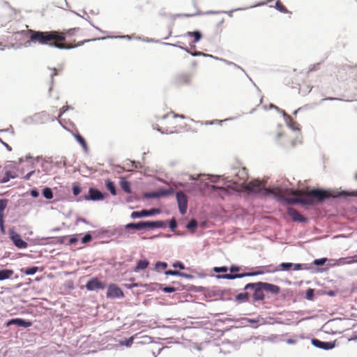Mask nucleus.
Wrapping results in <instances>:
<instances>
[{
	"label": "nucleus",
	"instance_id": "obj_1",
	"mask_svg": "<svg viewBox=\"0 0 357 357\" xmlns=\"http://www.w3.org/2000/svg\"><path fill=\"white\" fill-rule=\"evenodd\" d=\"M205 178H202L200 183L211 189L217 196H230L236 192L239 184L238 182L223 175L206 174Z\"/></svg>",
	"mask_w": 357,
	"mask_h": 357
},
{
	"label": "nucleus",
	"instance_id": "obj_2",
	"mask_svg": "<svg viewBox=\"0 0 357 357\" xmlns=\"http://www.w3.org/2000/svg\"><path fill=\"white\" fill-rule=\"evenodd\" d=\"M26 34H31V41H35V43H38L42 45H48L51 47L56 48L59 50H70L74 49L75 47L64 45L59 44L57 41H64L65 38L60 34L58 31H36L34 29H27L17 31L15 33V38L17 35L25 36Z\"/></svg>",
	"mask_w": 357,
	"mask_h": 357
},
{
	"label": "nucleus",
	"instance_id": "obj_3",
	"mask_svg": "<svg viewBox=\"0 0 357 357\" xmlns=\"http://www.w3.org/2000/svg\"><path fill=\"white\" fill-rule=\"evenodd\" d=\"M275 185L267 188L260 183L259 181L250 182L243 187L245 192L250 197L264 198L272 197L273 192H275Z\"/></svg>",
	"mask_w": 357,
	"mask_h": 357
},
{
	"label": "nucleus",
	"instance_id": "obj_4",
	"mask_svg": "<svg viewBox=\"0 0 357 357\" xmlns=\"http://www.w3.org/2000/svg\"><path fill=\"white\" fill-rule=\"evenodd\" d=\"M242 289L243 291L251 290L252 291V294L250 293L251 303L252 304L262 302L266 299L263 281L248 282L244 285Z\"/></svg>",
	"mask_w": 357,
	"mask_h": 357
},
{
	"label": "nucleus",
	"instance_id": "obj_5",
	"mask_svg": "<svg viewBox=\"0 0 357 357\" xmlns=\"http://www.w3.org/2000/svg\"><path fill=\"white\" fill-rule=\"evenodd\" d=\"M130 231L142 230H154L155 229L165 228V222L164 220H148V221H139L130 222L128 223Z\"/></svg>",
	"mask_w": 357,
	"mask_h": 357
},
{
	"label": "nucleus",
	"instance_id": "obj_6",
	"mask_svg": "<svg viewBox=\"0 0 357 357\" xmlns=\"http://www.w3.org/2000/svg\"><path fill=\"white\" fill-rule=\"evenodd\" d=\"M247 269L248 267L239 266L235 264H231L228 267V271L229 273L228 274H220V275H214L211 274L210 276L215 278L216 279H225V280H236L241 279L245 278V272L240 273L239 271L242 269Z\"/></svg>",
	"mask_w": 357,
	"mask_h": 357
},
{
	"label": "nucleus",
	"instance_id": "obj_7",
	"mask_svg": "<svg viewBox=\"0 0 357 357\" xmlns=\"http://www.w3.org/2000/svg\"><path fill=\"white\" fill-rule=\"evenodd\" d=\"M134 234L133 231H130L128 223L117 226L108 227V234L107 237H114L111 241H115L117 243H120L117 238L120 237L128 238L130 234Z\"/></svg>",
	"mask_w": 357,
	"mask_h": 357
},
{
	"label": "nucleus",
	"instance_id": "obj_8",
	"mask_svg": "<svg viewBox=\"0 0 357 357\" xmlns=\"http://www.w3.org/2000/svg\"><path fill=\"white\" fill-rule=\"evenodd\" d=\"M275 188H276L275 192H273L272 197L275 202L280 204H283V203L287 204H292V198H288L285 197L283 195H279L280 192L286 193V194H294V190L288 187L287 185H275Z\"/></svg>",
	"mask_w": 357,
	"mask_h": 357
},
{
	"label": "nucleus",
	"instance_id": "obj_9",
	"mask_svg": "<svg viewBox=\"0 0 357 357\" xmlns=\"http://www.w3.org/2000/svg\"><path fill=\"white\" fill-rule=\"evenodd\" d=\"M328 262V258L327 257H321L314 259L311 264V268L314 270H309L310 273L316 274V273H321L324 272H326L329 270L328 264H326Z\"/></svg>",
	"mask_w": 357,
	"mask_h": 357
},
{
	"label": "nucleus",
	"instance_id": "obj_10",
	"mask_svg": "<svg viewBox=\"0 0 357 357\" xmlns=\"http://www.w3.org/2000/svg\"><path fill=\"white\" fill-rule=\"evenodd\" d=\"M84 287L89 291H98L99 290H102L106 288L107 282L94 276L86 281Z\"/></svg>",
	"mask_w": 357,
	"mask_h": 357
},
{
	"label": "nucleus",
	"instance_id": "obj_11",
	"mask_svg": "<svg viewBox=\"0 0 357 357\" xmlns=\"http://www.w3.org/2000/svg\"><path fill=\"white\" fill-rule=\"evenodd\" d=\"M9 238L13 244L18 249H25L28 243L22 238L21 235L15 231V227H11L8 230Z\"/></svg>",
	"mask_w": 357,
	"mask_h": 357
},
{
	"label": "nucleus",
	"instance_id": "obj_12",
	"mask_svg": "<svg viewBox=\"0 0 357 357\" xmlns=\"http://www.w3.org/2000/svg\"><path fill=\"white\" fill-rule=\"evenodd\" d=\"M161 213V211L157 208H151L150 209H142L141 211H132L130 217L131 219H141L148 217H153Z\"/></svg>",
	"mask_w": 357,
	"mask_h": 357
},
{
	"label": "nucleus",
	"instance_id": "obj_13",
	"mask_svg": "<svg viewBox=\"0 0 357 357\" xmlns=\"http://www.w3.org/2000/svg\"><path fill=\"white\" fill-rule=\"evenodd\" d=\"M106 296L110 299L123 298L125 297L123 291L115 283L107 284Z\"/></svg>",
	"mask_w": 357,
	"mask_h": 357
},
{
	"label": "nucleus",
	"instance_id": "obj_14",
	"mask_svg": "<svg viewBox=\"0 0 357 357\" xmlns=\"http://www.w3.org/2000/svg\"><path fill=\"white\" fill-rule=\"evenodd\" d=\"M310 194L315 197L319 202L323 203L326 199H331V189L312 188Z\"/></svg>",
	"mask_w": 357,
	"mask_h": 357
},
{
	"label": "nucleus",
	"instance_id": "obj_15",
	"mask_svg": "<svg viewBox=\"0 0 357 357\" xmlns=\"http://www.w3.org/2000/svg\"><path fill=\"white\" fill-rule=\"evenodd\" d=\"M107 196V192L103 193L95 187H90L87 195L84 198H86V201L100 202L104 200Z\"/></svg>",
	"mask_w": 357,
	"mask_h": 357
},
{
	"label": "nucleus",
	"instance_id": "obj_16",
	"mask_svg": "<svg viewBox=\"0 0 357 357\" xmlns=\"http://www.w3.org/2000/svg\"><path fill=\"white\" fill-rule=\"evenodd\" d=\"M215 296H220L219 300L220 301H231L232 300V292L231 289H223L218 290H211L209 289V292L208 294L207 300L209 298L215 297Z\"/></svg>",
	"mask_w": 357,
	"mask_h": 357
},
{
	"label": "nucleus",
	"instance_id": "obj_17",
	"mask_svg": "<svg viewBox=\"0 0 357 357\" xmlns=\"http://www.w3.org/2000/svg\"><path fill=\"white\" fill-rule=\"evenodd\" d=\"M7 326H15L16 327L26 328L32 326L33 322L26 319L21 317H14L7 320L5 322Z\"/></svg>",
	"mask_w": 357,
	"mask_h": 357
},
{
	"label": "nucleus",
	"instance_id": "obj_18",
	"mask_svg": "<svg viewBox=\"0 0 357 357\" xmlns=\"http://www.w3.org/2000/svg\"><path fill=\"white\" fill-rule=\"evenodd\" d=\"M190 83V76L185 73L176 74L172 79V84L176 87H180L183 85L188 86Z\"/></svg>",
	"mask_w": 357,
	"mask_h": 357
},
{
	"label": "nucleus",
	"instance_id": "obj_19",
	"mask_svg": "<svg viewBox=\"0 0 357 357\" xmlns=\"http://www.w3.org/2000/svg\"><path fill=\"white\" fill-rule=\"evenodd\" d=\"M271 266H273V264L257 266L255 268V270L254 271L245 272V277H255L257 275H264L266 273H273V271L275 270H271L270 268Z\"/></svg>",
	"mask_w": 357,
	"mask_h": 357
},
{
	"label": "nucleus",
	"instance_id": "obj_20",
	"mask_svg": "<svg viewBox=\"0 0 357 357\" xmlns=\"http://www.w3.org/2000/svg\"><path fill=\"white\" fill-rule=\"evenodd\" d=\"M354 194L355 192L352 190L331 189V199H347Z\"/></svg>",
	"mask_w": 357,
	"mask_h": 357
},
{
	"label": "nucleus",
	"instance_id": "obj_21",
	"mask_svg": "<svg viewBox=\"0 0 357 357\" xmlns=\"http://www.w3.org/2000/svg\"><path fill=\"white\" fill-rule=\"evenodd\" d=\"M283 118L287 126L290 130H291L294 132H298V134H301V127L296 121L293 120L292 118L286 112H284Z\"/></svg>",
	"mask_w": 357,
	"mask_h": 357
},
{
	"label": "nucleus",
	"instance_id": "obj_22",
	"mask_svg": "<svg viewBox=\"0 0 357 357\" xmlns=\"http://www.w3.org/2000/svg\"><path fill=\"white\" fill-rule=\"evenodd\" d=\"M287 213L291 218V220L294 222H300V223H307L309 221V218L301 215L298 212H296L294 208H287Z\"/></svg>",
	"mask_w": 357,
	"mask_h": 357
},
{
	"label": "nucleus",
	"instance_id": "obj_23",
	"mask_svg": "<svg viewBox=\"0 0 357 357\" xmlns=\"http://www.w3.org/2000/svg\"><path fill=\"white\" fill-rule=\"evenodd\" d=\"M264 293L270 294L272 296H278L281 293V288L280 286L273 283L264 282Z\"/></svg>",
	"mask_w": 357,
	"mask_h": 357
},
{
	"label": "nucleus",
	"instance_id": "obj_24",
	"mask_svg": "<svg viewBox=\"0 0 357 357\" xmlns=\"http://www.w3.org/2000/svg\"><path fill=\"white\" fill-rule=\"evenodd\" d=\"M72 135L74 137L75 141L82 146L84 153H89V148L85 138L78 132H75L70 131Z\"/></svg>",
	"mask_w": 357,
	"mask_h": 357
},
{
	"label": "nucleus",
	"instance_id": "obj_25",
	"mask_svg": "<svg viewBox=\"0 0 357 357\" xmlns=\"http://www.w3.org/2000/svg\"><path fill=\"white\" fill-rule=\"evenodd\" d=\"M3 176L0 178V183H6L11 179H14L18 177V174L10 169H8V167H4Z\"/></svg>",
	"mask_w": 357,
	"mask_h": 357
},
{
	"label": "nucleus",
	"instance_id": "obj_26",
	"mask_svg": "<svg viewBox=\"0 0 357 357\" xmlns=\"http://www.w3.org/2000/svg\"><path fill=\"white\" fill-rule=\"evenodd\" d=\"M312 343L314 346L323 349H331L335 347V342H322L317 339H312Z\"/></svg>",
	"mask_w": 357,
	"mask_h": 357
},
{
	"label": "nucleus",
	"instance_id": "obj_27",
	"mask_svg": "<svg viewBox=\"0 0 357 357\" xmlns=\"http://www.w3.org/2000/svg\"><path fill=\"white\" fill-rule=\"evenodd\" d=\"M353 260H348L346 257H340L339 259H328V268L335 266H340L344 264H350L354 263Z\"/></svg>",
	"mask_w": 357,
	"mask_h": 357
},
{
	"label": "nucleus",
	"instance_id": "obj_28",
	"mask_svg": "<svg viewBox=\"0 0 357 357\" xmlns=\"http://www.w3.org/2000/svg\"><path fill=\"white\" fill-rule=\"evenodd\" d=\"M234 301L237 303H251V298L250 296V292L248 291H244L243 292H240L237 294L235 296Z\"/></svg>",
	"mask_w": 357,
	"mask_h": 357
},
{
	"label": "nucleus",
	"instance_id": "obj_29",
	"mask_svg": "<svg viewBox=\"0 0 357 357\" xmlns=\"http://www.w3.org/2000/svg\"><path fill=\"white\" fill-rule=\"evenodd\" d=\"M155 285L158 288V289L167 294H171L177 291H181L180 287H174V286L167 285L165 284L155 283Z\"/></svg>",
	"mask_w": 357,
	"mask_h": 357
},
{
	"label": "nucleus",
	"instance_id": "obj_30",
	"mask_svg": "<svg viewBox=\"0 0 357 357\" xmlns=\"http://www.w3.org/2000/svg\"><path fill=\"white\" fill-rule=\"evenodd\" d=\"M149 265V261L146 258L142 257L139 260L137 261L136 266L133 268V271L135 273H138L141 271H144Z\"/></svg>",
	"mask_w": 357,
	"mask_h": 357
},
{
	"label": "nucleus",
	"instance_id": "obj_31",
	"mask_svg": "<svg viewBox=\"0 0 357 357\" xmlns=\"http://www.w3.org/2000/svg\"><path fill=\"white\" fill-rule=\"evenodd\" d=\"M20 271L26 275H33L38 271H42V269L38 266H28V267L21 268L20 269Z\"/></svg>",
	"mask_w": 357,
	"mask_h": 357
},
{
	"label": "nucleus",
	"instance_id": "obj_32",
	"mask_svg": "<svg viewBox=\"0 0 357 357\" xmlns=\"http://www.w3.org/2000/svg\"><path fill=\"white\" fill-rule=\"evenodd\" d=\"M175 196L178 206H188V199L184 192L181 191L177 192H176Z\"/></svg>",
	"mask_w": 357,
	"mask_h": 357
},
{
	"label": "nucleus",
	"instance_id": "obj_33",
	"mask_svg": "<svg viewBox=\"0 0 357 357\" xmlns=\"http://www.w3.org/2000/svg\"><path fill=\"white\" fill-rule=\"evenodd\" d=\"M291 270L292 271H308L313 270L311 268V264L307 263H292L291 262Z\"/></svg>",
	"mask_w": 357,
	"mask_h": 357
},
{
	"label": "nucleus",
	"instance_id": "obj_34",
	"mask_svg": "<svg viewBox=\"0 0 357 357\" xmlns=\"http://www.w3.org/2000/svg\"><path fill=\"white\" fill-rule=\"evenodd\" d=\"M79 30H80V28L75 27V28H71L69 29H63V30H57V31L60 33L61 35H62L65 38V40H66L68 37H71V36H75Z\"/></svg>",
	"mask_w": 357,
	"mask_h": 357
},
{
	"label": "nucleus",
	"instance_id": "obj_35",
	"mask_svg": "<svg viewBox=\"0 0 357 357\" xmlns=\"http://www.w3.org/2000/svg\"><path fill=\"white\" fill-rule=\"evenodd\" d=\"M14 274L13 269L0 268V281L11 279Z\"/></svg>",
	"mask_w": 357,
	"mask_h": 357
},
{
	"label": "nucleus",
	"instance_id": "obj_36",
	"mask_svg": "<svg viewBox=\"0 0 357 357\" xmlns=\"http://www.w3.org/2000/svg\"><path fill=\"white\" fill-rule=\"evenodd\" d=\"M273 270H275L273 273L278 271L289 272L291 271V262H281L277 267H274Z\"/></svg>",
	"mask_w": 357,
	"mask_h": 357
},
{
	"label": "nucleus",
	"instance_id": "obj_37",
	"mask_svg": "<svg viewBox=\"0 0 357 357\" xmlns=\"http://www.w3.org/2000/svg\"><path fill=\"white\" fill-rule=\"evenodd\" d=\"M105 185L112 195L116 196L117 195L116 188L114 181L110 179H106L105 181Z\"/></svg>",
	"mask_w": 357,
	"mask_h": 357
},
{
	"label": "nucleus",
	"instance_id": "obj_38",
	"mask_svg": "<svg viewBox=\"0 0 357 357\" xmlns=\"http://www.w3.org/2000/svg\"><path fill=\"white\" fill-rule=\"evenodd\" d=\"M121 188L126 193L130 194L132 192V189L129 181L125 178H121L119 181Z\"/></svg>",
	"mask_w": 357,
	"mask_h": 357
},
{
	"label": "nucleus",
	"instance_id": "obj_39",
	"mask_svg": "<svg viewBox=\"0 0 357 357\" xmlns=\"http://www.w3.org/2000/svg\"><path fill=\"white\" fill-rule=\"evenodd\" d=\"M92 233L93 234L95 238H100L103 236H107L108 234V227H101L96 230H93Z\"/></svg>",
	"mask_w": 357,
	"mask_h": 357
},
{
	"label": "nucleus",
	"instance_id": "obj_40",
	"mask_svg": "<svg viewBox=\"0 0 357 357\" xmlns=\"http://www.w3.org/2000/svg\"><path fill=\"white\" fill-rule=\"evenodd\" d=\"M269 7L274 8L276 10L282 13H291V12L278 0L276 1L274 6H269Z\"/></svg>",
	"mask_w": 357,
	"mask_h": 357
},
{
	"label": "nucleus",
	"instance_id": "obj_41",
	"mask_svg": "<svg viewBox=\"0 0 357 357\" xmlns=\"http://www.w3.org/2000/svg\"><path fill=\"white\" fill-rule=\"evenodd\" d=\"M161 44H162L163 45H165V46L176 47V48L181 49L182 50H184L185 52H188V47L184 45L183 43L180 41L175 43L162 42V43H161Z\"/></svg>",
	"mask_w": 357,
	"mask_h": 357
},
{
	"label": "nucleus",
	"instance_id": "obj_42",
	"mask_svg": "<svg viewBox=\"0 0 357 357\" xmlns=\"http://www.w3.org/2000/svg\"><path fill=\"white\" fill-rule=\"evenodd\" d=\"M9 200L6 198L0 199V219L5 218V209L7 208Z\"/></svg>",
	"mask_w": 357,
	"mask_h": 357
},
{
	"label": "nucleus",
	"instance_id": "obj_43",
	"mask_svg": "<svg viewBox=\"0 0 357 357\" xmlns=\"http://www.w3.org/2000/svg\"><path fill=\"white\" fill-rule=\"evenodd\" d=\"M42 195L47 200H50L54 197L52 189L48 186H45L42 190Z\"/></svg>",
	"mask_w": 357,
	"mask_h": 357
},
{
	"label": "nucleus",
	"instance_id": "obj_44",
	"mask_svg": "<svg viewBox=\"0 0 357 357\" xmlns=\"http://www.w3.org/2000/svg\"><path fill=\"white\" fill-rule=\"evenodd\" d=\"M109 38V37H98V38H91V39H84L83 40L78 42L77 43V45L75 46H74L75 47L74 48H75L77 47L82 46L85 43H88L93 42V41H96V40H105L108 39ZM71 46L73 47V45H71Z\"/></svg>",
	"mask_w": 357,
	"mask_h": 357
},
{
	"label": "nucleus",
	"instance_id": "obj_45",
	"mask_svg": "<svg viewBox=\"0 0 357 357\" xmlns=\"http://www.w3.org/2000/svg\"><path fill=\"white\" fill-rule=\"evenodd\" d=\"M49 114L46 111L36 113L33 117L38 119L40 123H44L48 119Z\"/></svg>",
	"mask_w": 357,
	"mask_h": 357
},
{
	"label": "nucleus",
	"instance_id": "obj_46",
	"mask_svg": "<svg viewBox=\"0 0 357 357\" xmlns=\"http://www.w3.org/2000/svg\"><path fill=\"white\" fill-rule=\"evenodd\" d=\"M94 238H95L93 234L92 233V231H88L86 233H84L83 236L82 237L81 243L82 244H86L93 241V239Z\"/></svg>",
	"mask_w": 357,
	"mask_h": 357
},
{
	"label": "nucleus",
	"instance_id": "obj_47",
	"mask_svg": "<svg viewBox=\"0 0 357 357\" xmlns=\"http://www.w3.org/2000/svg\"><path fill=\"white\" fill-rule=\"evenodd\" d=\"M235 175L239 179L245 180L248 176V170L246 167H243L241 169L235 173Z\"/></svg>",
	"mask_w": 357,
	"mask_h": 357
},
{
	"label": "nucleus",
	"instance_id": "obj_48",
	"mask_svg": "<svg viewBox=\"0 0 357 357\" xmlns=\"http://www.w3.org/2000/svg\"><path fill=\"white\" fill-rule=\"evenodd\" d=\"M192 38L193 43H197L202 39L203 33L200 30L195 29L192 31Z\"/></svg>",
	"mask_w": 357,
	"mask_h": 357
},
{
	"label": "nucleus",
	"instance_id": "obj_49",
	"mask_svg": "<svg viewBox=\"0 0 357 357\" xmlns=\"http://www.w3.org/2000/svg\"><path fill=\"white\" fill-rule=\"evenodd\" d=\"M81 235V234H72V235H67L68 236V243H66V245H75L76 243H77V242L79 241V236Z\"/></svg>",
	"mask_w": 357,
	"mask_h": 357
},
{
	"label": "nucleus",
	"instance_id": "obj_50",
	"mask_svg": "<svg viewBox=\"0 0 357 357\" xmlns=\"http://www.w3.org/2000/svg\"><path fill=\"white\" fill-rule=\"evenodd\" d=\"M211 271L215 273H218L217 275L228 274V273H227L228 266H214L212 268Z\"/></svg>",
	"mask_w": 357,
	"mask_h": 357
},
{
	"label": "nucleus",
	"instance_id": "obj_51",
	"mask_svg": "<svg viewBox=\"0 0 357 357\" xmlns=\"http://www.w3.org/2000/svg\"><path fill=\"white\" fill-rule=\"evenodd\" d=\"M315 289L312 288H307L304 298L309 301H314Z\"/></svg>",
	"mask_w": 357,
	"mask_h": 357
},
{
	"label": "nucleus",
	"instance_id": "obj_52",
	"mask_svg": "<svg viewBox=\"0 0 357 357\" xmlns=\"http://www.w3.org/2000/svg\"><path fill=\"white\" fill-rule=\"evenodd\" d=\"M168 266V264L165 261H156L154 264V271L160 273L162 269H165Z\"/></svg>",
	"mask_w": 357,
	"mask_h": 357
},
{
	"label": "nucleus",
	"instance_id": "obj_53",
	"mask_svg": "<svg viewBox=\"0 0 357 357\" xmlns=\"http://www.w3.org/2000/svg\"><path fill=\"white\" fill-rule=\"evenodd\" d=\"M123 286L128 289H132L134 287H144L146 285L142 283L134 282V278H131L129 283L123 284Z\"/></svg>",
	"mask_w": 357,
	"mask_h": 357
},
{
	"label": "nucleus",
	"instance_id": "obj_54",
	"mask_svg": "<svg viewBox=\"0 0 357 357\" xmlns=\"http://www.w3.org/2000/svg\"><path fill=\"white\" fill-rule=\"evenodd\" d=\"M160 197H169L174 193V190L172 188H161L159 190Z\"/></svg>",
	"mask_w": 357,
	"mask_h": 357
},
{
	"label": "nucleus",
	"instance_id": "obj_55",
	"mask_svg": "<svg viewBox=\"0 0 357 357\" xmlns=\"http://www.w3.org/2000/svg\"><path fill=\"white\" fill-rule=\"evenodd\" d=\"M72 191L75 197L79 195L82 192V187L78 183H73L72 185Z\"/></svg>",
	"mask_w": 357,
	"mask_h": 357
},
{
	"label": "nucleus",
	"instance_id": "obj_56",
	"mask_svg": "<svg viewBox=\"0 0 357 357\" xmlns=\"http://www.w3.org/2000/svg\"><path fill=\"white\" fill-rule=\"evenodd\" d=\"M50 241L49 236L46 237H41V238H36L34 239L35 244L40 245H48V241Z\"/></svg>",
	"mask_w": 357,
	"mask_h": 357
},
{
	"label": "nucleus",
	"instance_id": "obj_57",
	"mask_svg": "<svg viewBox=\"0 0 357 357\" xmlns=\"http://www.w3.org/2000/svg\"><path fill=\"white\" fill-rule=\"evenodd\" d=\"M165 225L167 223L168 224L169 228L171 231H174L178 227V225L176 222V219L174 217H172L171 219H169L167 221H165Z\"/></svg>",
	"mask_w": 357,
	"mask_h": 357
},
{
	"label": "nucleus",
	"instance_id": "obj_58",
	"mask_svg": "<svg viewBox=\"0 0 357 357\" xmlns=\"http://www.w3.org/2000/svg\"><path fill=\"white\" fill-rule=\"evenodd\" d=\"M196 292H201L204 294L207 301L208 294L209 292V288L203 286H196Z\"/></svg>",
	"mask_w": 357,
	"mask_h": 357
},
{
	"label": "nucleus",
	"instance_id": "obj_59",
	"mask_svg": "<svg viewBox=\"0 0 357 357\" xmlns=\"http://www.w3.org/2000/svg\"><path fill=\"white\" fill-rule=\"evenodd\" d=\"M48 70H52L53 73H51L50 75V84H52V85H54V77L59 75V69L56 68H50V67H48L47 68Z\"/></svg>",
	"mask_w": 357,
	"mask_h": 357
},
{
	"label": "nucleus",
	"instance_id": "obj_60",
	"mask_svg": "<svg viewBox=\"0 0 357 357\" xmlns=\"http://www.w3.org/2000/svg\"><path fill=\"white\" fill-rule=\"evenodd\" d=\"M146 199H155L160 197V192H148L144 194Z\"/></svg>",
	"mask_w": 357,
	"mask_h": 357
},
{
	"label": "nucleus",
	"instance_id": "obj_61",
	"mask_svg": "<svg viewBox=\"0 0 357 357\" xmlns=\"http://www.w3.org/2000/svg\"><path fill=\"white\" fill-rule=\"evenodd\" d=\"M172 266L174 268H178L179 270H184L187 268L185 266L184 264L178 260H176L172 263Z\"/></svg>",
	"mask_w": 357,
	"mask_h": 357
},
{
	"label": "nucleus",
	"instance_id": "obj_62",
	"mask_svg": "<svg viewBox=\"0 0 357 357\" xmlns=\"http://www.w3.org/2000/svg\"><path fill=\"white\" fill-rule=\"evenodd\" d=\"M197 225H198L197 222L195 220L192 219L189 222H187V224L185 225V227L187 229L190 230V229H192L193 228L197 227Z\"/></svg>",
	"mask_w": 357,
	"mask_h": 357
},
{
	"label": "nucleus",
	"instance_id": "obj_63",
	"mask_svg": "<svg viewBox=\"0 0 357 357\" xmlns=\"http://www.w3.org/2000/svg\"><path fill=\"white\" fill-rule=\"evenodd\" d=\"M164 274L165 275H171V276H175V277H180L181 275V271H174V270H166L164 271Z\"/></svg>",
	"mask_w": 357,
	"mask_h": 357
},
{
	"label": "nucleus",
	"instance_id": "obj_64",
	"mask_svg": "<svg viewBox=\"0 0 357 357\" xmlns=\"http://www.w3.org/2000/svg\"><path fill=\"white\" fill-rule=\"evenodd\" d=\"M128 161L131 166L136 169H142L143 167L142 164L139 161H136L135 160H128Z\"/></svg>",
	"mask_w": 357,
	"mask_h": 357
}]
</instances>
